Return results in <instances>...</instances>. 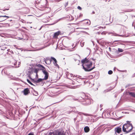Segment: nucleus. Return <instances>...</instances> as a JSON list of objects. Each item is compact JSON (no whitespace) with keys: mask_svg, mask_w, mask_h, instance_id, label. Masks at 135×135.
I'll list each match as a JSON object with an SVG mask.
<instances>
[{"mask_svg":"<svg viewBox=\"0 0 135 135\" xmlns=\"http://www.w3.org/2000/svg\"><path fill=\"white\" fill-rule=\"evenodd\" d=\"M127 123L124 124L123 126L122 131L126 133L130 132L133 129V127L131 123H129L130 122L127 121Z\"/></svg>","mask_w":135,"mask_h":135,"instance_id":"nucleus-1","label":"nucleus"},{"mask_svg":"<svg viewBox=\"0 0 135 135\" xmlns=\"http://www.w3.org/2000/svg\"><path fill=\"white\" fill-rule=\"evenodd\" d=\"M92 65L93 63L91 61H89V62L88 63L82 64L83 68L85 71H90L95 68L94 66L92 67Z\"/></svg>","mask_w":135,"mask_h":135,"instance_id":"nucleus-2","label":"nucleus"},{"mask_svg":"<svg viewBox=\"0 0 135 135\" xmlns=\"http://www.w3.org/2000/svg\"><path fill=\"white\" fill-rule=\"evenodd\" d=\"M74 112L75 113L78 114L76 117L74 118V119L75 122L76 120H77V123L79 122L80 121H82L83 119V117L82 115H86V114L83 113L81 112H79L78 111H75V110Z\"/></svg>","mask_w":135,"mask_h":135,"instance_id":"nucleus-3","label":"nucleus"},{"mask_svg":"<svg viewBox=\"0 0 135 135\" xmlns=\"http://www.w3.org/2000/svg\"><path fill=\"white\" fill-rule=\"evenodd\" d=\"M79 100L80 102H83L82 104L85 105H89L91 103V100L90 99L88 98V97L83 98L80 97L79 98V99H75L76 100Z\"/></svg>","mask_w":135,"mask_h":135,"instance_id":"nucleus-4","label":"nucleus"},{"mask_svg":"<svg viewBox=\"0 0 135 135\" xmlns=\"http://www.w3.org/2000/svg\"><path fill=\"white\" fill-rule=\"evenodd\" d=\"M42 71L43 73L45 75L44 79H45V80H47L49 76V73L46 70H44L42 69Z\"/></svg>","mask_w":135,"mask_h":135,"instance_id":"nucleus-5","label":"nucleus"},{"mask_svg":"<svg viewBox=\"0 0 135 135\" xmlns=\"http://www.w3.org/2000/svg\"><path fill=\"white\" fill-rule=\"evenodd\" d=\"M83 79V78H79V79H76V80H77L78 81V83H80V84H78V85H75L73 87V88L75 89L78 88L80 85H81V84H80V83H81L80 81Z\"/></svg>","mask_w":135,"mask_h":135,"instance_id":"nucleus-6","label":"nucleus"},{"mask_svg":"<svg viewBox=\"0 0 135 135\" xmlns=\"http://www.w3.org/2000/svg\"><path fill=\"white\" fill-rule=\"evenodd\" d=\"M50 60H51V61L52 60H53L54 61V62H53V63L55 66H57V67H59V65L57 63V61L56 59L54 57H51Z\"/></svg>","mask_w":135,"mask_h":135,"instance_id":"nucleus-7","label":"nucleus"},{"mask_svg":"<svg viewBox=\"0 0 135 135\" xmlns=\"http://www.w3.org/2000/svg\"><path fill=\"white\" fill-rule=\"evenodd\" d=\"M24 95H27L30 93V91L28 88L25 89L23 91H22Z\"/></svg>","mask_w":135,"mask_h":135,"instance_id":"nucleus-8","label":"nucleus"},{"mask_svg":"<svg viewBox=\"0 0 135 135\" xmlns=\"http://www.w3.org/2000/svg\"><path fill=\"white\" fill-rule=\"evenodd\" d=\"M127 95H129L130 97L135 98V93L132 92L128 91L127 92Z\"/></svg>","mask_w":135,"mask_h":135,"instance_id":"nucleus-9","label":"nucleus"},{"mask_svg":"<svg viewBox=\"0 0 135 135\" xmlns=\"http://www.w3.org/2000/svg\"><path fill=\"white\" fill-rule=\"evenodd\" d=\"M44 80H45V79H44V78H39L37 80H35L34 79L33 83H38L40 82H42Z\"/></svg>","mask_w":135,"mask_h":135,"instance_id":"nucleus-10","label":"nucleus"},{"mask_svg":"<svg viewBox=\"0 0 135 135\" xmlns=\"http://www.w3.org/2000/svg\"><path fill=\"white\" fill-rule=\"evenodd\" d=\"M81 62L82 63V64H83L86 63H88L89 62V60L86 57L84 59L81 60Z\"/></svg>","mask_w":135,"mask_h":135,"instance_id":"nucleus-11","label":"nucleus"},{"mask_svg":"<svg viewBox=\"0 0 135 135\" xmlns=\"http://www.w3.org/2000/svg\"><path fill=\"white\" fill-rule=\"evenodd\" d=\"M115 130H116V132L118 133H119L122 131L121 128L119 127L116 128Z\"/></svg>","mask_w":135,"mask_h":135,"instance_id":"nucleus-12","label":"nucleus"},{"mask_svg":"<svg viewBox=\"0 0 135 135\" xmlns=\"http://www.w3.org/2000/svg\"><path fill=\"white\" fill-rule=\"evenodd\" d=\"M31 72L30 71H28V74H27L28 75V77L31 80L32 82L33 83L34 79H32L31 76Z\"/></svg>","mask_w":135,"mask_h":135,"instance_id":"nucleus-13","label":"nucleus"},{"mask_svg":"<svg viewBox=\"0 0 135 135\" xmlns=\"http://www.w3.org/2000/svg\"><path fill=\"white\" fill-rule=\"evenodd\" d=\"M84 132L86 133L90 131V129L88 126H85L84 128Z\"/></svg>","mask_w":135,"mask_h":135,"instance_id":"nucleus-14","label":"nucleus"},{"mask_svg":"<svg viewBox=\"0 0 135 135\" xmlns=\"http://www.w3.org/2000/svg\"><path fill=\"white\" fill-rule=\"evenodd\" d=\"M60 31H57L54 33V37H56L60 34Z\"/></svg>","mask_w":135,"mask_h":135,"instance_id":"nucleus-15","label":"nucleus"},{"mask_svg":"<svg viewBox=\"0 0 135 135\" xmlns=\"http://www.w3.org/2000/svg\"><path fill=\"white\" fill-rule=\"evenodd\" d=\"M56 135H65L61 131H57L56 132Z\"/></svg>","mask_w":135,"mask_h":135,"instance_id":"nucleus-16","label":"nucleus"},{"mask_svg":"<svg viewBox=\"0 0 135 135\" xmlns=\"http://www.w3.org/2000/svg\"><path fill=\"white\" fill-rule=\"evenodd\" d=\"M33 94L34 95L36 96H37L38 94V92L34 89L33 91Z\"/></svg>","mask_w":135,"mask_h":135,"instance_id":"nucleus-17","label":"nucleus"},{"mask_svg":"<svg viewBox=\"0 0 135 135\" xmlns=\"http://www.w3.org/2000/svg\"><path fill=\"white\" fill-rule=\"evenodd\" d=\"M40 70L39 68H35L34 72L36 74L37 73L38 71Z\"/></svg>","mask_w":135,"mask_h":135,"instance_id":"nucleus-18","label":"nucleus"},{"mask_svg":"<svg viewBox=\"0 0 135 135\" xmlns=\"http://www.w3.org/2000/svg\"><path fill=\"white\" fill-rule=\"evenodd\" d=\"M121 42H122V41H121L116 40V41H114V42H113V43H114L115 42H117L118 43H120V44H121V45H123V44H122V43H121Z\"/></svg>","mask_w":135,"mask_h":135,"instance_id":"nucleus-19","label":"nucleus"},{"mask_svg":"<svg viewBox=\"0 0 135 135\" xmlns=\"http://www.w3.org/2000/svg\"><path fill=\"white\" fill-rule=\"evenodd\" d=\"M27 82L30 84H31V85H33L34 86H35L28 79H27Z\"/></svg>","mask_w":135,"mask_h":135,"instance_id":"nucleus-20","label":"nucleus"},{"mask_svg":"<svg viewBox=\"0 0 135 135\" xmlns=\"http://www.w3.org/2000/svg\"><path fill=\"white\" fill-rule=\"evenodd\" d=\"M78 81L76 80H75V81H73V85L77 84Z\"/></svg>","mask_w":135,"mask_h":135,"instance_id":"nucleus-21","label":"nucleus"},{"mask_svg":"<svg viewBox=\"0 0 135 135\" xmlns=\"http://www.w3.org/2000/svg\"><path fill=\"white\" fill-rule=\"evenodd\" d=\"M41 68L40 69V70L42 71V69H43L44 70H46L45 68L43 65H42V66Z\"/></svg>","mask_w":135,"mask_h":135,"instance_id":"nucleus-22","label":"nucleus"},{"mask_svg":"<svg viewBox=\"0 0 135 135\" xmlns=\"http://www.w3.org/2000/svg\"><path fill=\"white\" fill-rule=\"evenodd\" d=\"M118 51L120 52H122L123 51V50L121 49L118 48Z\"/></svg>","mask_w":135,"mask_h":135,"instance_id":"nucleus-23","label":"nucleus"},{"mask_svg":"<svg viewBox=\"0 0 135 135\" xmlns=\"http://www.w3.org/2000/svg\"><path fill=\"white\" fill-rule=\"evenodd\" d=\"M13 64L14 65V66H15V65H16L17 64V61H16L14 60V62H13Z\"/></svg>","mask_w":135,"mask_h":135,"instance_id":"nucleus-24","label":"nucleus"},{"mask_svg":"<svg viewBox=\"0 0 135 135\" xmlns=\"http://www.w3.org/2000/svg\"><path fill=\"white\" fill-rule=\"evenodd\" d=\"M113 73V71L112 70H110L108 71V73L109 74L111 75Z\"/></svg>","mask_w":135,"mask_h":135,"instance_id":"nucleus-25","label":"nucleus"},{"mask_svg":"<svg viewBox=\"0 0 135 135\" xmlns=\"http://www.w3.org/2000/svg\"><path fill=\"white\" fill-rule=\"evenodd\" d=\"M133 85V84H129L127 85H126V86L125 87H126V88H127L128 87L132 86V85Z\"/></svg>","mask_w":135,"mask_h":135,"instance_id":"nucleus-26","label":"nucleus"},{"mask_svg":"<svg viewBox=\"0 0 135 135\" xmlns=\"http://www.w3.org/2000/svg\"><path fill=\"white\" fill-rule=\"evenodd\" d=\"M111 90V89H108L107 90H105L104 91V92H105V93H106L107 92L110 91Z\"/></svg>","mask_w":135,"mask_h":135,"instance_id":"nucleus-27","label":"nucleus"},{"mask_svg":"<svg viewBox=\"0 0 135 135\" xmlns=\"http://www.w3.org/2000/svg\"><path fill=\"white\" fill-rule=\"evenodd\" d=\"M50 63H47L46 61H45V63H46V64H51V60H50Z\"/></svg>","mask_w":135,"mask_h":135,"instance_id":"nucleus-28","label":"nucleus"},{"mask_svg":"<svg viewBox=\"0 0 135 135\" xmlns=\"http://www.w3.org/2000/svg\"><path fill=\"white\" fill-rule=\"evenodd\" d=\"M42 65H41V64H38V65H37V66L39 67V68H41V67H42Z\"/></svg>","mask_w":135,"mask_h":135,"instance_id":"nucleus-29","label":"nucleus"},{"mask_svg":"<svg viewBox=\"0 0 135 135\" xmlns=\"http://www.w3.org/2000/svg\"><path fill=\"white\" fill-rule=\"evenodd\" d=\"M84 42L82 43H81V42H80V44H81V47H83L84 46Z\"/></svg>","mask_w":135,"mask_h":135,"instance_id":"nucleus-30","label":"nucleus"},{"mask_svg":"<svg viewBox=\"0 0 135 135\" xmlns=\"http://www.w3.org/2000/svg\"><path fill=\"white\" fill-rule=\"evenodd\" d=\"M77 8L78 9H79L80 10H81V8L80 6H78V7Z\"/></svg>","mask_w":135,"mask_h":135,"instance_id":"nucleus-31","label":"nucleus"},{"mask_svg":"<svg viewBox=\"0 0 135 135\" xmlns=\"http://www.w3.org/2000/svg\"><path fill=\"white\" fill-rule=\"evenodd\" d=\"M115 36H121V37H122L123 36L121 35H118V34H116V35H115Z\"/></svg>","mask_w":135,"mask_h":135,"instance_id":"nucleus-32","label":"nucleus"},{"mask_svg":"<svg viewBox=\"0 0 135 135\" xmlns=\"http://www.w3.org/2000/svg\"><path fill=\"white\" fill-rule=\"evenodd\" d=\"M28 135H34L33 132L30 133Z\"/></svg>","mask_w":135,"mask_h":135,"instance_id":"nucleus-33","label":"nucleus"},{"mask_svg":"<svg viewBox=\"0 0 135 135\" xmlns=\"http://www.w3.org/2000/svg\"><path fill=\"white\" fill-rule=\"evenodd\" d=\"M75 47L74 46L72 48V50H71L70 51H73L74 50H75Z\"/></svg>","mask_w":135,"mask_h":135,"instance_id":"nucleus-34","label":"nucleus"},{"mask_svg":"<svg viewBox=\"0 0 135 135\" xmlns=\"http://www.w3.org/2000/svg\"><path fill=\"white\" fill-rule=\"evenodd\" d=\"M9 8H5L3 10V11H6V10H9Z\"/></svg>","mask_w":135,"mask_h":135,"instance_id":"nucleus-35","label":"nucleus"},{"mask_svg":"<svg viewBox=\"0 0 135 135\" xmlns=\"http://www.w3.org/2000/svg\"><path fill=\"white\" fill-rule=\"evenodd\" d=\"M85 20V21H86V22H85V23H86L87 24H89L88 22V20Z\"/></svg>","mask_w":135,"mask_h":135,"instance_id":"nucleus-36","label":"nucleus"},{"mask_svg":"<svg viewBox=\"0 0 135 135\" xmlns=\"http://www.w3.org/2000/svg\"><path fill=\"white\" fill-rule=\"evenodd\" d=\"M68 2H67L66 4H65V7H66L68 5Z\"/></svg>","mask_w":135,"mask_h":135,"instance_id":"nucleus-37","label":"nucleus"},{"mask_svg":"<svg viewBox=\"0 0 135 135\" xmlns=\"http://www.w3.org/2000/svg\"><path fill=\"white\" fill-rule=\"evenodd\" d=\"M1 17H6L7 16L6 15L4 16H1Z\"/></svg>","mask_w":135,"mask_h":135,"instance_id":"nucleus-38","label":"nucleus"},{"mask_svg":"<svg viewBox=\"0 0 135 135\" xmlns=\"http://www.w3.org/2000/svg\"><path fill=\"white\" fill-rule=\"evenodd\" d=\"M78 65H79V64H80V60H78Z\"/></svg>","mask_w":135,"mask_h":135,"instance_id":"nucleus-39","label":"nucleus"},{"mask_svg":"<svg viewBox=\"0 0 135 135\" xmlns=\"http://www.w3.org/2000/svg\"><path fill=\"white\" fill-rule=\"evenodd\" d=\"M36 78H38V75L37 74V73L36 74Z\"/></svg>","mask_w":135,"mask_h":135,"instance_id":"nucleus-40","label":"nucleus"},{"mask_svg":"<svg viewBox=\"0 0 135 135\" xmlns=\"http://www.w3.org/2000/svg\"><path fill=\"white\" fill-rule=\"evenodd\" d=\"M71 112V111H68L67 112V113L68 114L70 113Z\"/></svg>","mask_w":135,"mask_h":135,"instance_id":"nucleus-41","label":"nucleus"},{"mask_svg":"<svg viewBox=\"0 0 135 135\" xmlns=\"http://www.w3.org/2000/svg\"><path fill=\"white\" fill-rule=\"evenodd\" d=\"M132 102L133 103H135V99L133 100Z\"/></svg>","mask_w":135,"mask_h":135,"instance_id":"nucleus-42","label":"nucleus"},{"mask_svg":"<svg viewBox=\"0 0 135 135\" xmlns=\"http://www.w3.org/2000/svg\"><path fill=\"white\" fill-rule=\"evenodd\" d=\"M130 135H135V133H133L131 134Z\"/></svg>","mask_w":135,"mask_h":135,"instance_id":"nucleus-43","label":"nucleus"},{"mask_svg":"<svg viewBox=\"0 0 135 135\" xmlns=\"http://www.w3.org/2000/svg\"><path fill=\"white\" fill-rule=\"evenodd\" d=\"M6 20V19H3L2 20V21H4Z\"/></svg>","mask_w":135,"mask_h":135,"instance_id":"nucleus-44","label":"nucleus"},{"mask_svg":"<svg viewBox=\"0 0 135 135\" xmlns=\"http://www.w3.org/2000/svg\"><path fill=\"white\" fill-rule=\"evenodd\" d=\"M89 118V117H87V118H86L87 119V122H88V119Z\"/></svg>","mask_w":135,"mask_h":135,"instance_id":"nucleus-45","label":"nucleus"},{"mask_svg":"<svg viewBox=\"0 0 135 135\" xmlns=\"http://www.w3.org/2000/svg\"><path fill=\"white\" fill-rule=\"evenodd\" d=\"M71 18H72V19H71V20H73V17L72 16H71Z\"/></svg>","mask_w":135,"mask_h":135,"instance_id":"nucleus-46","label":"nucleus"},{"mask_svg":"<svg viewBox=\"0 0 135 135\" xmlns=\"http://www.w3.org/2000/svg\"><path fill=\"white\" fill-rule=\"evenodd\" d=\"M19 40H22V39H23V38H21L19 37Z\"/></svg>","mask_w":135,"mask_h":135,"instance_id":"nucleus-47","label":"nucleus"},{"mask_svg":"<svg viewBox=\"0 0 135 135\" xmlns=\"http://www.w3.org/2000/svg\"><path fill=\"white\" fill-rule=\"evenodd\" d=\"M74 60L75 61H78L77 60H76L75 59H74Z\"/></svg>","mask_w":135,"mask_h":135,"instance_id":"nucleus-48","label":"nucleus"},{"mask_svg":"<svg viewBox=\"0 0 135 135\" xmlns=\"http://www.w3.org/2000/svg\"><path fill=\"white\" fill-rule=\"evenodd\" d=\"M92 60H93V61H95V59H93V58H92Z\"/></svg>","mask_w":135,"mask_h":135,"instance_id":"nucleus-49","label":"nucleus"},{"mask_svg":"<svg viewBox=\"0 0 135 135\" xmlns=\"http://www.w3.org/2000/svg\"><path fill=\"white\" fill-rule=\"evenodd\" d=\"M70 74V76H73V75L72 74Z\"/></svg>","mask_w":135,"mask_h":135,"instance_id":"nucleus-50","label":"nucleus"},{"mask_svg":"<svg viewBox=\"0 0 135 135\" xmlns=\"http://www.w3.org/2000/svg\"><path fill=\"white\" fill-rule=\"evenodd\" d=\"M62 18H61L59 19V20H58V21H59V20H61V19H62Z\"/></svg>","mask_w":135,"mask_h":135,"instance_id":"nucleus-51","label":"nucleus"},{"mask_svg":"<svg viewBox=\"0 0 135 135\" xmlns=\"http://www.w3.org/2000/svg\"><path fill=\"white\" fill-rule=\"evenodd\" d=\"M102 105L101 104V105H100V107H102Z\"/></svg>","mask_w":135,"mask_h":135,"instance_id":"nucleus-52","label":"nucleus"},{"mask_svg":"<svg viewBox=\"0 0 135 135\" xmlns=\"http://www.w3.org/2000/svg\"><path fill=\"white\" fill-rule=\"evenodd\" d=\"M6 17H7V18H9L10 17H9V16H7Z\"/></svg>","mask_w":135,"mask_h":135,"instance_id":"nucleus-53","label":"nucleus"},{"mask_svg":"<svg viewBox=\"0 0 135 135\" xmlns=\"http://www.w3.org/2000/svg\"><path fill=\"white\" fill-rule=\"evenodd\" d=\"M109 49L110 50H111V48H110V47H109Z\"/></svg>","mask_w":135,"mask_h":135,"instance_id":"nucleus-54","label":"nucleus"},{"mask_svg":"<svg viewBox=\"0 0 135 135\" xmlns=\"http://www.w3.org/2000/svg\"><path fill=\"white\" fill-rule=\"evenodd\" d=\"M41 28H42V27H41V28L39 29V30H40L41 29Z\"/></svg>","mask_w":135,"mask_h":135,"instance_id":"nucleus-55","label":"nucleus"},{"mask_svg":"<svg viewBox=\"0 0 135 135\" xmlns=\"http://www.w3.org/2000/svg\"><path fill=\"white\" fill-rule=\"evenodd\" d=\"M19 65H19V64H18V66H17V67H19Z\"/></svg>","mask_w":135,"mask_h":135,"instance_id":"nucleus-56","label":"nucleus"},{"mask_svg":"<svg viewBox=\"0 0 135 135\" xmlns=\"http://www.w3.org/2000/svg\"><path fill=\"white\" fill-rule=\"evenodd\" d=\"M115 44H118V43H117V42H116V43H115Z\"/></svg>","mask_w":135,"mask_h":135,"instance_id":"nucleus-57","label":"nucleus"},{"mask_svg":"<svg viewBox=\"0 0 135 135\" xmlns=\"http://www.w3.org/2000/svg\"><path fill=\"white\" fill-rule=\"evenodd\" d=\"M115 44H118V43H117V42H116V43H115Z\"/></svg>","mask_w":135,"mask_h":135,"instance_id":"nucleus-58","label":"nucleus"},{"mask_svg":"<svg viewBox=\"0 0 135 135\" xmlns=\"http://www.w3.org/2000/svg\"><path fill=\"white\" fill-rule=\"evenodd\" d=\"M5 134V133H3V134Z\"/></svg>","mask_w":135,"mask_h":135,"instance_id":"nucleus-59","label":"nucleus"},{"mask_svg":"<svg viewBox=\"0 0 135 135\" xmlns=\"http://www.w3.org/2000/svg\"><path fill=\"white\" fill-rule=\"evenodd\" d=\"M93 13H94V12H93Z\"/></svg>","mask_w":135,"mask_h":135,"instance_id":"nucleus-60","label":"nucleus"},{"mask_svg":"<svg viewBox=\"0 0 135 135\" xmlns=\"http://www.w3.org/2000/svg\"><path fill=\"white\" fill-rule=\"evenodd\" d=\"M90 22L89 25H90Z\"/></svg>","mask_w":135,"mask_h":135,"instance_id":"nucleus-61","label":"nucleus"},{"mask_svg":"<svg viewBox=\"0 0 135 135\" xmlns=\"http://www.w3.org/2000/svg\"><path fill=\"white\" fill-rule=\"evenodd\" d=\"M123 89H122L121 90L122 91V90H123Z\"/></svg>","mask_w":135,"mask_h":135,"instance_id":"nucleus-62","label":"nucleus"},{"mask_svg":"<svg viewBox=\"0 0 135 135\" xmlns=\"http://www.w3.org/2000/svg\"><path fill=\"white\" fill-rule=\"evenodd\" d=\"M1 16H0V17H1Z\"/></svg>","mask_w":135,"mask_h":135,"instance_id":"nucleus-63","label":"nucleus"},{"mask_svg":"<svg viewBox=\"0 0 135 135\" xmlns=\"http://www.w3.org/2000/svg\"><path fill=\"white\" fill-rule=\"evenodd\" d=\"M120 135H122V134H120Z\"/></svg>","mask_w":135,"mask_h":135,"instance_id":"nucleus-64","label":"nucleus"}]
</instances>
